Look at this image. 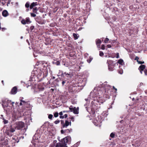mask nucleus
<instances>
[{
	"label": "nucleus",
	"instance_id": "1",
	"mask_svg": "<svg viewBox=\"0 0 147 147\" xmlns=\"http://www.w3.org/2000/svg\"><path fill=\"white\" fill-rule=\"evenodd\" d=\"M71 141V138L69 136H67L61 140L60 142L57 143L56 145V147H67V144L69 143Z\"/></svg>",
	"mask_w": 147,
	"mask_h": 147
},
{
	"label": "nucleus",
	"instance_id": "2",
	"mask_svg": "<svg viewBox=\"0 0 147 147\" xmlns=\"http://www.w3.org/2000/svg\"><path fill=\"white\" fill-rule=\"evenodd\" d=\"M36 72V74L38 78L42 76L43 77H44L46 76L47 75V71L46 69L43 70V71H42L40 69H38Z\"/></svg>",
	"mask_w": 147,
	"mask_h": 147
},
{
	"label": "nucleus",
	"instance_id": "3",
	"mask_svg": "<svg viewBox=\"0 0 147 147\" xmlns=\"http://www.w3.org/2000/svg\"><path fill=\"white\" fill-rule=\"evenodd\" d=\"M24 125V123L21 121H18L16 122L13 125V126L15 129L18 130L21 129Z\"/></svg>",
	"mask_w": 147,
	"mask_h": 147
},
{
	"label": "nucleus",
	"instance_id": "4",
	"mask_svg": "<svg viewBox=\"0 0 147 147\" xmlns=\"http://www.w3.org/2000/svg\"><path fill=\"white\" fill-rule=\"evenodd\" d=\"M99 93L98 91L96 89L94 88V90H93L91 92L90 94V95L92 96L93 98H100V96L99 95ZM97 100H98L97 98H96Z\"/></svg>",
	"mask_w": 147,
	"mask_h": 147
},
{
	"label": "nucleus",
	"instance_id": "5",
	"mask_svg": "<svg viewBox=\"0 0 147 147\" xmlns=\"http://www.w3.org/2000/svg\"><path fill=\"white\" fill-rule=\"evenodd\" d=\"M61 122L63 128L67 127L69 125L71 126V121H70V122H69L67 120H66L65 123H64L63 121H61Z\"/></svg>",
	"mask_w": 147,
	"mask_h": 147
},
{
	"label": "nucleus",
	"instance_id": "6",
	"mask_svg": "<svg viewBox=\"0 0 147 147\" xmlns=\"http://www.w3.org/2000/svg\"><path fill=\"white\" fill-rule=\"evenodd\" d=\"M31 22L30 20V19L29 18H27L25 19L22 20L21 21V23L23 24H29Z\"/></svg>",
	"mask_w": 147,
	"mask_h": 147
},
{
	"label": "nucleus",
	"instance_id": "7",
	"mask_svg": "<svg viewBox=\"0 0 147 147\" xmlns=\"http://www.w3.org/2000/svg\"><path fill=\"white\" fill-rule=\"evenodd\" d=\"M63 76H66L68 78H71L73 76V74L71 72H69V73L66 72H65L62 74Z\"/></svg>",
	"mask_w": 147,
	"mask_h": 147
},
{
	"label": "nucleus",
	"instance_id": "8",
	"mask_svg": "<svg viewBox=\"0 0 147 147\" xmlns=\"http://www.w3.org/2000/svg\"><path fill=\"white\" fill-rule=\"evenodd\" d=\"M107 63H108V68L109 70L110 71H112V69H110V67L111 65H113L114 62L113 61L111 60H108L107 61Z\"/></svg>",
	"mask_w": 147,
	"mask_h": 147
},
{
	"label": "nucleus",
	"instance_id": "9",
	"mask_svg": "<svg viewBox=\"0 0 147 147\" xmlns=\"http://www.w3.org/2000/svg\"><path fill=\"white\" fill-rule=\"evenodd\" d=\"M8 140L7 139L2 140L0 142L2 145H6L8 144Z\"/></svg>",
	"mask_w": 147,
	"mask_h": 147
},
{
	"label": "nucleus",
	"instance_id": "10",
	"mask_svg": "<svg viewBox=\"0 0 147 147\" xmlns=\"http://www.w3.org/2000/svg\"><path fill=\"white\" fill-rule=\"evenodd\" d=\"M17 88L16 87H14L12 89L11 91V94H15L17 92Z\"/></svg>",
	"mask_w": 147,
	"mask_h": 147
},
{
	"label": "nucleus",
	"instance_id": "11",
	"mask_svg": "<svg viewBox=\"0 0 147 147\" xmlns=\"http://www.w3.org/2000/svg\"><path fill=\"white\" fill-rule=\"evenodd\" d=\"M145 68V66L144 65H142L139 67V69L140 70V72L141 74H142V72Z\"/></svg>",
	"mask_w": 147,
	"mask_h": 147
},
{
	"label": "nucleus",
	"instance_id": "12",
	"mask_svg": "<svg viewBox=\"0 0 147 147\" xmlns=\"http://www.w3.org/2000/svg\"><path fill=\"white\" fill-rule=\"evenodd\" d=\"M37 5V2H33L30 5V8L31 9H32L34 7Z\"/></svg>",
	"mask_w": 147,
	"mask_h": 147
},
{
	"label": "nucleus",
	"instance_id": "13",
	"mask_svg": "<svg viewBox=\"0 0 147 147\" xmlns=\"http://www.w3.org/2000/svg\"><path fill=\"white\" fill-rule=\"evenodd\" d=\"M101 43V42L100 40L99 39H97L96 40V43L98 47H99V46Z\"/></svg>",
	"mask_w": 147,
	"mask_h": 147
},
{
	"label": "nucleus",
	"instance_id": "14",
	"mask_svg": "<svg viewBox=\"0 0 147 147\" xmlns=\"http://www.w3.org/2000/svg\"><path fill=\"white\" fill-rule=\"evenodd\" d=\"M8 13L6 10H4L2 12V15L4 17H6L8 16Z\"/></svg>",
	"mask_w": 147,
	"mask_h": 147
},
{
	"label": "nucleus",
	"instance_id": "15",
	"mask_svg": "<svg viewBox=\"0 0 147 147\" xmlns=\"http://www.w3.org/2000/svg\"><path fill=\"white\" fill-rule=\"evenodd\" d=\"M6 1L7 0H0V3L2 4V5H4L6 3Z\"/></svg>",
	"mask_w": 147,
	"mask_h": 147
},
{
	"label": "nucleus",
	"instance_id": "16",
	"mask_svg": "<svg viewBox=\"0 0 147 147\" xmlns=\"http://www.w3.org/2000/svg\"><path fill=\"white\" fill-rule=\"evenodd\" d=\"M73 112L75 114H77L78 113V111L76 107H74Z\"/></svg>",
	"mask_w": 147,
	"mask_h": 147
},
{
	"label": "nucleus",
	"instance_id": "17",
	"mask_svg": "<svg viewBox=\"0 0 147 147\" xmlns=\"http://www.w3.org/2000/svg\"><path fill=\"white\" fill-rule=\"evenodd\" d=\"M30 3L29 2H27L25 5V6L26 8H28L30 7Z\"/></svg>",
	"mask_w": 147,
	"mask_h": 147
},
{
	"label": "nucleus",
	"instance_id": "18",
	"mask_svg": "<svg viewBox=\"0 0 147 147\" xmlns=\"http://www.w3.org/2000/svg\"><path fill=\"white\" fill-rule=\"evenodd\" d=\"M118 62L119 64L123 65V61L122 59H120L119 60Z\"/></svg>",
	"mask_w": 147,
	"mask_h": 147
},
{
	"label": "nucleus",
	"instance_id": "19",
	"mask_svg": "<svg viewBox=\"0 0 147 147\" xmlns=\"http://www.w3.org/2000/svg\"><path fill=\"white\" fill-rule=\"evenodd\" d=\"M39 52L37 51L36 52L35 50H34V52H33V55L35 57H36L37 56V53H39Z\"/></svg>",
	"mask_w": 147,
	"mask_h": 147
},
{
	"label": "nucleus",
	"instance_id": "20",
	"mask_svg": "<svg viewBox=\"0 0 147 147\" xmlns=\"http://www.w3.org/2000/svg\"><path fill=\"white\" fill-rule=\"evenodd\" d=\"M105 85V89H109L111 87L110 85L107 84H106Z\"/></svg>",
	"mask_w": 147,
	"mask_h": 147
},
{
	"label": "nucleus",
	"instance_id": "21",
	"mask_svg": "<svg viewBox=\"0 0 147 147\" xmlns=\"http://www.w3.org/2000/svg\"><path fill=\"white\" fill-rule=\"evenodd\" d=\"M67 117V115L66 114H65L64 116H60L59 117L61 119H63L64 118H66Z\"/></svg>",
	"mask_w": 147,
	"mask_h": 147
},
{
	"label": "nucleus",
	"instance_id": "22",
	"mask_svg": "<svg viewBox=\"0 0 147 147\" xmlns=\"http://www.w3.org/2000/svg\"><path fill=\"white\" fill-rule=\"evenodd\" d=\"M20 101L22 102L24 105H25L28 103V102L22 100L21 98H20Z\"/></svg>",
	"mask_w": 147,
	"mask_h": 147
},
{
	"label": "nucleus",
	"instance_id": "23",
	"mask_svg": "<svg viewBox=\"0 0 147 147\" xmlns=\"http://www.w3.org/2000/svg\"><path fill=\"white\" fill-rule=\"evenodd\" d=\"M73 36L74 37V38L75 39H77L78 38V37L77 34L75 33L73 34Z\"/></svg>",
	"mask_w": 147,
	"mask_h": 147
},
{
	"label": "nucleus",
	"instance_id": "24",
	"mask_svg": "<svg viewBox=\"0 0 147 147\" xmlns=\"http://www.w3.org/2000/svg\"><path fill=\"white\" fill-rule=\"evenodd\" d=\"M72 130V129H67L65 130V133H68L70 131H71Z\"/></svg>",
	"mask_w": 147,
	"mask_h": 147
},
{
	"label": "nucleus",
	"instance_id": "25",
	"mask_svg": "<svg viewBox=\"0 0 147 147\" xmlns=\"http://www.w3.org/2000/svg\"><path fill=\"white\" fill-rule=\"evenodd\" d=\"M40 144L38 143V144H37L36 143H35L34 145L35 147H40L41 146H40Z\"/></svg>",
	"mask_w": 147,
	"mask_h": 147
},
{
	"label": "nucleus",
	"instance_id": "26",
	"mask_svg": "<svg viewBox=\"0 0 147 147\" xmlns=\"http://www.w3.org/2000/svg\"><path fill=\"white\" fill-rule=\"evenodd\" d=\"M11 128L10 130V132H13L15 131V129L13 128L12 127L11 125Z\"/></svg>",
	"mask_w": 147,
	"mask_h": 147
},
{
	"label": "nucleus",
	"instance_id": "27",
	"mask_svg": "<svg viewBox=\"0 0 147 147\" xmlns=\"http://www.w3.org/2000/svg\"><path fill=\"white\" fill-rule=\"evenodd\" d=\"M92 58L90 57L88 59H87V61L88 62V63H90L91 61H92Z\"/></svg>",
	"mask_w": 147,
	"mask_h": 147
},
{
	"label": "nucleus",
	"instance_id": "28",
	"mask_svg": "<svg viewBox=\"0 0 147 147\" xmlns=\"http://www.w3.org/2000/svg\"><path fill=\"white\" fill-rule=\"evenodd\" d=\"M54 115L55 117H57L58 116V113L57 112H55L54 113Z\"/></svg>",
	"mask_w": 147,
	"mask_h": 147
},
{
	"label": "nucleus",
	"instance_id": "29",
	"mask_svg": "<svg viewBox=\"0 0 147 147\" xmlns=\"http://www.w3.org/2000/svg\"><path fill=\"white\" fill-rule=\"evenodd\" d=\"M109 39L108 38H106L104 41V42L105 43H108V41L109 40Z\"/></svg>",
	"mask_w": 147,
	"mask_h": 147
},
{
	"label": "nucleus",
	"instance_id": "30",
	"mask_svg": "<svg viewBox=\"0 0 147 147\" xmlns=\"http://www.w3.org/2000/svg\"><path fill=\"white\" fill-rule=\"evenodd\" d=\"M104 55L102 51H100L99 52V55L100 56H102Z\"/></svg>",
	"mask_w": 147,
	"mask_h": 147
},
{
	"label": "nucleus",
	"instance_id": "31",
	"mask_svg": "<svg viewBox=\"0 0 147 147\" xmlns=\"http://www.w3.org/2000/svg\"><path fill=\"white\" fill-rule=\"evenodd\" d=\"M53 117V115L52 114H49L48 116V118L49 119H52V118Z\"/></svg>",
	"mask_w": 147,
	"mask_h": 147
},
{
	"label": "nucleus",
	"instance_id": "32",
	"mask_svg": "<svg viewBox=\"0 0 147 147\" xmlns=\"http://www.w3.org/2000/svg\"><path fill=\"white\" fill-rule=\"evenodd\" d=\"M137 62L139 64H142L144 63V61H139L138 60H137Z\"/></svg>",
	"mask_w": 147,
	"mask_h": 147
},
{
	"label": "nucleus",
	"instance_id": "33",
	"mask_svg": "<svg viewBox=\"0 0 147 147\" xmlns=\"http://www.w3.org/2000/svg\"><path fill=\"white\" fill-rule=\"evenodd\" d=\"M60 122V121L59 120H56V121H55V122H54V123L57 124H58V123H59Z\"/></svg>",
	"mask_w": 147,
	"mask_h": 147
},
{
	"label": "nucleus",
	"instance_id": "34",
	"mask_svg": "<svg viewBox=\"0 0 147 147\" xmlns=\"http://www.w3.org/2000/svg\"><path fill=\"white\" fill-rule=\"evenodd\" d=\"M114 136L115 134L113 133H112L110 135V136H111V137L112 138H113L114 137Z\"/></svg>",
	"mask_w": 147,
	"mask_h": 147
},
{
	"label": "nucleus",
	"instance_id": "35",
	"mask_svg": "<svg viewBox=\"0 0 147 147\" xmlns=\"http://www.w3.org/2000/svg\"><path fill=\"white\" fill-rule=\"evenodd\" d=\"M37 10V7H36L34 8H33V12H34V13H36V12Z\"/></svg>",
	"mask_w": 147,
	"mask_h": 147
},
{
	"label": "nucleus",
	"instance_id": "36",
	"mask_svg": "<svg viewBox=\"0 0 147 147\" xmlns=\"http://www.w3.org/2000/svg\"><path fill=\"white\" fill-rule=\"evenodd\" d=\"M30 14H31V16L32 17H36V15L34 13H31Z\"/></svg>",
	"mask_w": 147,
	"mask_h": 147
},
{
	"label": "nucleus",
	"instance_id": "37",
	"mask_svg": "<svg viewBox=\"0 0 147 147\" xmlns=\"http://www.w3.org/2000/svg\"><path fill=\"white\" fill-rule=\"evenodd\" d=\"M101 48L102 50H105V47L104 45H101Z\"/></svg>",
	"mask_w": 147,
	"mask_h": 147
},
{
	"label": "nucleus",
	"instance_id": "38",
	"mask_svg": "<svg viewBox=\"0 0 147 147\" xmlns=\"http://www.w3.org/2000/svg\"><path fill=\"white\" fill-rule=\"evenodd\" d=\"M74 109V108H71V107L69 108V109L70 110V111L71 112L73 111Z\"/></svg>",
	"mask_w": 147,
	"mask_h": 147
},
{
	"label": "nucleus",
	"instance_id": "39",
	"mask_svg": "<svg viewBox=\"0 0 147 147\" xmlns=\"http://www.w3.org/2000/svg\"><path fill=\"white\" fill-rule=\"evenodd\" d=\"M55 64L56 65H60V63L59 61H57L55 63Z\"/></svg>",
	"mask_w": 147,
	"mask_h": 147
},
{
	"label": "nucleus",
	"instance_id": "40",
	"mask_svg": "<svg viewBox=\"0 0 147 147\" xmlns=\"http://www.w3.org/2000/svg\"><path fill=\"white\" fill-rule=\"evenodd\" d=\"M61 133L62 134H64V133H65V130H61Z\"/></svg>",
	"mask_w": 147,
	"mask_h": 147
},
{
	"label": "nucleus",
	"instance_id": "41",
	"mask_svg": "<svg viewBox=\"0 0 147 147\" xmlns=\"http://www.w3.org/2000/svg\"><path fill=\"white\" fill-rule=\"evenodd\" d=\"M110 66H111L110 69H112V71H113V68H114V65H111Z\"/></svg>",
	"mask_w": 147,
	"mask_h": 147
},
{
	"label": "nucleus",
	"instance_id": "42",
	"mask_svg": "<svg viewBox=\"0 0 147 147\" xmlns=\"http://www.w3.org/2000/svg\"><path fill=\"white\" fill-rule=\"evenodd\" d=\"M8 121L7 120H5L4 121V124H5L7 123H8Z\"/></svg>",
	"mask_w": 147,
	"mask_h": 147
},
{
	"label": "nucleus",
	"instance_id": "43",
	"mask_svg": "<svg viewBox=\"0 0 147 147\" xmlns=\"http://www.w3.org/2000/svg\"><path fill=\"white\" fill-rule=\"evenodd\" d=\"M144 72L145 75H147V70H145L144 71Z\"/></svg>",
	"mask_w": 147,
	"mask_h": 147
},
{
	"label": "nucleus",
	"instance_id": "44",
	"mask_svg": "<svg viewBox=\"0 0 147 147\" xmlns=\"http://www.w3.org/2000/svg\"><path fill=\"white\" fill-rule=\"evenodd\" d=\"M3 107V108L4 109H5V107H7V106H5L4 104H2Z\"/></svg>",
	"mask_w": 147,
	"mask_h": 147
},
{
	"label": "nucleus",
	"instance_id": "45",
	"mask_svg": "<svg viewBox=\"0 0 147 147\" xmlns=\"http://www.w3.org/2000/svg\"><path fill=\"white\" fill-rule=\"evenodd\" d=\"M70 119L72 121H74V118L73 117H71Z\"/></svg>",
	"mask_w": 147,
	"mask_h": 147
},
{
	"label": "nucleus",
	"instance_id": "46",
	"mask_svg": "<svg viewBox=\"0 0 147 147\" xmlns=\"http://www.w3.org/2000/svg\"><path fill=\"white\" fill-rule=\"evenodd\" d=\"M107 47L108 48H110L111 47V46L110 45H107Z\"/></svg>",
	"mask_w": 147,
	"mask_h": 147
},
{
	"label": "nucleus",
	"instance_id": "47",
	"mask_svg": "<svg viewBox=\"0 0 147 147\" xmlns=\"http://www.w3.org/2000/svg\"><path fill=\"white\" fill-rule=\"evenodd\" d=\"M59 115L60 116H62L63 115V112H61L59 113Z\"/></svg>",
	"mask_w": 147,
	"mask_h": 147
},
{
	"label": "nucleus",
	"instance_id": "48",
	"mask_svg": "<svg viewBox=\"0 0 147 147\" xmlns=\"http://www.w3.org/2000/svg\"><path fill=\"white\" fill-rule=\"evenodd\" d=\"M34 26H32L30 27V28L31 30H33L34 28Z\"/></svg>",
	"mask_w": 147,
	"mask_h": 147
},
{
	"label": "nucleus",
	"instance_id": "49",
	"mask_svg": "<svg viewBox=\"0 0 147 147\" xmlns=\"http://www.w3.org/2000/svg\"><path fill=\"white\" fill-rule=\"evenodd\" d=\"M65 83V81H63L62 82V84L63 85V86L64 85V84Z\"/></svg>",
	"mask_w": 147,
	"mask_h": 147
},
{
	"label": "nucleus",
	"instance_id": "50",
	"mask_svg": "<svg viewBox=\"0 0 147 147\" xmlns=\"http://www.w3.org/2000/svg\"><path fill=\"white\" fill-rule=\"evenodd\" d=\"M139 59V58L138 57H136L135 59V60H136L137 61V60H138Z\"/></svg>",
	"mask_w": 147,
	"mask_h": 147
},
{
	"label": "nucleus",
	"instance_id": "51",
	"mask_svg": "<svg viewBox=\"0 0 147 147\" xmlns=\"http://www.w3.org/2000/svg\"><path fill=\"white\" fill-rule=\"evenodd\" d=\"M117 55L116 56V57L117 58H119V53H117Z\"/></svg>",
	"mask_w": 147,
	"mask_h": 147
},
{
	"label": "nucleus",
	"instance_id": "52",
	"mask_svg": "<svg viewBox=\"0 0 147 147\" xmlns=\"http://www.w3.org/2000/svg\"><path fill=\"white\" fill-rule=\"evenodd\" d=\"M20 105H23L22 102H21L20 103Z\"/></svg>",
	"mask_w": 147,
	"mask_h": 147
},
{
	"label": "nucleus",
	"instance_id": "53",
	"mask_svg": "<svg viewBox=\"0 0 147 147\" xmlns=\"http://www.w3.org/2000/svg\"><path fill=\"white\" fill-rule=\"evenodd\" d=\"M57 139L59 140V141H60V137H58L57 138Z\"/></svg>",
	"mask_w": 147,
	"mask_h": 147
},
{
	"label": "nucleus",
	"instance_id": "54",
	"mask_svg": "<svg viewBox=\"0 0 147 147\" xmlns=\"http://www.w3.org/2000/svg\"><path fill=\"white\" fill-rule=\"evenodd\" d=\"M29 10V9H27L26 10V11H27V12H28V11Z\"/></svg>",
	"mask_w": 147,
	"mask_h": 147
},
{
	"label": "nucleus",
	"instance_id": "55",
	"mask_svg": "<svg viewBox=\"0 0 147 147\" xmlns=\"http://www.w3.org/2000/svg\"><path fill=\"white\" fill-rule=\"evenodd\" d=\"M68 111H63V113H65V112H67Z\"/></svg>",
	"mask_w": 147,
	"mask_h": 147
},
{
	"label": "nucleus",
	"instance_id": "56",
	"mask_svg": "<svg viewBox=\"0 0 147 147\" xmlns=\"http://www.w3.org/2000/svg\"><path fill=\"white\" fill-rule=\"evenodd\" d=\"M21 98V99H22H22H23V97H20V98Z\"/></svg>",
	"mask_w": 147,
	"mask_h": 147
},
{
	"label": "nucleus",
	"instance_id": "57",
	"mask_svg": "<svg viewBox=\"0 0 147 147\" xmlns=\"http://www.w3.org/2000/svg\"><path fill=\"white\" fill-rule=\"evenodd\" d=\"M114 89L116 91H117V88H115Z\"/></svg>",
	"mask_w": 147,
	"mask_h": 147
},
{
	"label": "nucleus",
	"instance_id": "58",
	"mask_svg": "<svg viewBox=\"0 0 147 147\" xmlns=\"http://www.w3.org/2000/svg\"><path fill=\"white\" fill-rule=\"evenodd\" d=\"M7 134L8 135H9V136H10V135H9V134H8V133L7 132Z\"/></svg>",
	"mask_w": 147,
	"mask_h": 147
},
{
	"label": "nucleus",
	"instance_id": "59",
	"mask_svg": "<svg viewBox=\"0 0 147 147\" xmlns=\"http://www.w3.org/2000/svg\"><path fill=\"white\" fill-rule=\"evenodd\" d=\"M38 88L39 89H42V88H40L39 87V86H38Z\"/></svg>",
	"mask_w": 147,
	"mask_h": 147
},
{
	"label": "nucleus",
	"instance_id": "60",
	"mask_svg": "<svg viewBox=\"0 0 147 147\" xmlns=\"http://www.w3.org/2000/svg\"><path fill=\"white\" fill-rule=\"evenodd\" d=\"M113 89H115V87H114V86H113Z\"/></svg>",
	"mask_w": 147,
	"mask_h": 147
},
{
	"label": "nucleus",
	"instance_id": "61",
	"mask_svg": "<svg viewBox=\"0 0 147 147\" xmlns=\"http://www.w3.org/2000/svg\"><path fill=\"white\" fill-rule=\"evenodd\" d=\"M1 82H2V83H3V80H2V81H1Z\"/></svg>",
	"mask_w": 147,
	"mask_h": 147
},
{
	"label": "nucleus",
	"instance_id": "62",
	"mask_svg": "<svg viewBox=\"0 0 147 147\" xmlns=\"http://www.w3.org/2000/svg\"><path fill=\"white\" fill-rule=\"evenodd\" d=\"M95 125L96 126H97V124H95Z\"/></svg>",
	"mask_w": 147,
	"mask_h": 147
},
{
	"label": "nucleus",
	"instance_id": "63",
	"mask_svg": "<svg viewBox=\"0 0 147 147\" xmlns=\"http://www.w3.org/2000/svg\"><path fill=\"white\" fill-rule=\"evenodd\" d=\"M14 103V102H12V104H13Z\"/></svg>",
	"mask_w": 147,
	"mask_h": 147
},
{
	"label": "nucleus",
	"instance_id": "64",
	"mask_svg": "<svg viewBox=\"0 0 147 147\" xmlns=\"http://www.w3.org/2000/svg\"><path fill=\"white\" fill-rule=\"evenodd\" d=\"M53 79H54V78H55V77H53Z\"/></svg>",
	"mask_w": 147,
	"mask_h": 147
}]
</instances>
